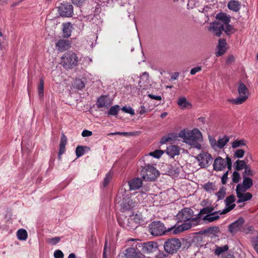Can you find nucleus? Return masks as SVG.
Listing matches in <instances>:
<instances>
[{
	"mask_svg": "<svg viewBox=\"0 0 258 258\" xmlns=\"http://www.w3.org/2000/svg\"><path fill=\"white\" fill-rule=\"evenodd\" d=\"M179 137L183 139L186 144L193 146L194 147L201 149L200 142L203 141V136L201 132L197 128H194L191 131H181L179 133Z\"/></svg>",
	"mask_w": 258,
	"mask_h": 258,
	"instance_id": "1",
	"label": "nucleus"
},
{
	"mask_svg": "<svg viewBox=\"0 0 258 258\" xmlns=\"http://www.w3.org/2000/svg\"><path fill=\"white\" fill-rule=\"evenodd\" d=\"M217 21L211 24L209 30H212L214 34L220 37L222 33L225 25L228 24L231 21V17L225 13H219L216 16Z\"/></svg>",
	"mask_w": 258,
	"mask_h": 258,
	"instance_id": "2",
	"label": "nucleus"
},
{
	"mask_svg": "<svg viewBox=\"0 0 258 258\" xmlns=\"http://www.w3.org/2000/svg\"><path fill=\"white\" fill-rule=\"evenodd\" d=\"M173 227L166 228L164 224L160 221H154L149 225L150 233L155 236L165 235L171 232L172 233Z\"/></svg>",
	"mask_w": 258,
	"mask_h": 258,
	"instance_id": "3",
	"label": "nucleus"
},
{
	"mask_svg": "<svg viewBox=\"0 0 258 258\" xmlns=\"http://www.w3.org/2000/svg\"><path fill=\"white\" fill-rule=\"evenodd\" d=\"M142 167L141 174L145 180L154 181L159 175V171L150 163L145 162V165Z\"/></svg>",
	"mask_w": 258,
	"mask_h": 258,
	"instance_id": "4",
	"label": "nucleus"
},
{
	"mask_svg": "<svg viewBox=\"0 0 258 258\" xmlns=\"http://www.w3.org/2000/svg\"><path fill=\"white\" fill-rule=\"evenodd\" d=\"M61 62L66 70L72 69L78 65V57L75 53L68 51L61 57Z\"/></svg>",
	"mask_w": 258,
	"mask_h": 258,
	"instance_id": "5",
	"label": "nucleus"
},
{
	"mask_svg": "<svg viewBox=\"0 0 258 258\" xmlns=\"http://www.w3.org/2000/svg\"><path fill=\"white\" fill-rule=\"evenodd\" d=\"M181 246V242L178 238H169L167 239L164 243L165 251L170 254L175 253Z\"/></svg>",
	"mask_w": 258,
	"mask_h": 258,
	"instance_id": "6",
	"label": "nucleus"
},
{
	"mask_svg": "<svg viewBox=\"0 0 258 258\" xmlns=\"http://www.w3.org/2000/svg\"><path fill=\"white\" fill-rule=\"evenodd\" d=\"M121 256L123 258H146L142 253L138 243L133 244L131 247L125 249L122 252Z\"/></svg>",
	"mask_w": 258,
	"mask_h": 258,
	"instance_id": "7",
	"label": "nucleus"
},
{
	"mask_svg": "<svg viewBox=\"0 0 258 258\" xmlns=\"http://www.w3.org/2000/svg\"><path fill=\"white\" fill-rule=\"evenodd\" d=\"M194 211L189 208H184L182 209L176 215L177 219L179 222H187L190 221L192 222L193 225L199 224L198 221H192L194 218Z\"/></svg>",
	"mask_w": 258,
	"mask_h": 258,
	"instance_id": "8",
	"label": "nucleus"
},
{
	"mask_svg": "<svg viewBox=\"0 0 258 258\" xmlns=\"http://www.w3.org/2000/svg\"><path fill=\"white\" fill-rule=\"evenodd\" d=\"M238 92L239 97L229 100V101L232 102L234 104H241L244 102L248 98V91L246 86L242 83L240 82L238 87Z\"/></svg>",
	"mask_w": 258,
	"mask_h": 258,
	"instance_id": "9",
	"label": "nucleus"
},
{
	"mask_svg": "<svg viewBox=\"0 0 258 258\" xmlns=\"http://www.w3.org/2000/svg\"><path fill=\"white\" fill-rule=\"evenodd\" d=\"M60 16L64 17H71L73 14V6L69 2H63L57 7Z\"/></svg>",
	"mask_w": 258,
	"mask_h": 258,
	"instance_id": "10",
	"label": "nucleus"
},
{
	"mask_svg": "<svg viewBox=\"0 0 258 258\" xmlns=\"http://www.w3.org/2000/svg\"><path fill=\"white\" fill-rule=\"evenodd\" d=\"M245 222L244 218L242 217H239L237 220L228 226L229 232L233 235L238 232H242L243 226Z\"/></svg>",
	"mask_w": 258,
	"mask_h": 258,
	"instance_id": "11",
	"label": "nucleus"
},
{
	"mask_svg": "<svg viewBox=\"0 0 258 258\" xmlns=\"http://www.w3.org/2000/svg\"><path fill=\"white\" fill-rule=\"evenodd\" d=\"M201 168L208 167L213 160L211 155L207 152H202L196 157Z\"/></svg>",
	"mask_w": 258,
	"mask_h": 258,
	"instance_id": "12",
	"label": "nucleus"
},
{
	"mask_svg": "<svg viewBox=\"0 0 258 258\" xmlns=\"http://www.w3.org/2000/svg\"><path fill=\"white\" fill-rule=\"evenodd\" d=\"M157 242L149 241L144 243H138V247L140 248L141 251L144 253H152L158 248Z\"/></svg>",
	"mask_w": 258,
	"mask_h": 258,
	"instance_id": "13",
	"label": "nucleus"
},
{
	"mask_svg": "<svg viewBox=\"0 0 258 258\" xmlns=\"http://www.w3.org/2000/svg\"><path fill=\"white\" fill-rule=\"evenodd\" d=\"M246 190L236 188V196L238 198L237 203H241L251 200L252 195L249 192H245Z\"/></svg>",
	"mask_w": 258,
	"mask_h": 258,
	"instance_id": "14",
	"label": "nucleus"
},
{
	"mask_svg": "<svg viewBox=\"0 0 258 258\" xmlns=\"http://www.w3.org/2000/svg\"><path fill=\"white\" fill-rule=\"evenodd\" d=\"M214 210V207H207L205 208H204L202 209H201L199 213L197 215V216L195 217L192 221H198V222L199 223L200 220L201 218V216L204 214H211V215H216L217 214H219L221 212L220 211L214 212H213V210Z\"/></svg>",
	"mask_w": 258,
	"mask_h": 258,
	"instance_id": "15",
	"label": "nucleus"
},
{
	"mask_svg": "<svg viewBox=\"0 0 258 258\" xmlns=\"http://www.w3.org/2000/svg\"><path fill=\"white\" fill-rule=\"evenodd\" d=\"M112 104V101L107 96L102 95L97 100L96 106L98 108L104 107L108 108Z\"/></svg>",
	"mask_w": 258,
	"mask_h": 258,
	"instance_id": "16",
	"label": "nucleus"
},
{
	"mask_svg": "<svg viewBox=\"0 0 258 258\" xmlns=\"http://www.w3.org/2000/svg\"><path fill=\"white\" fill-rule=\"evenodd\" d=\"M192 225H193V224L191 221L189 222H185L177 227L175 225L172 226L173 227V229L172 230V234L174 235L178 234L181 232L188 230L191 227Z\"/></svg>",
	"mask_w": 258,
	"mask_h": 258,
	"instance_id": "17",
	"label": "nucleus"
},
{
	"mask_svg": "<svg viewBox=\"0 0 258 258\" xmlns=\"http://www.w3.org/2000/svg\"><path fill=\"white\" fill-rule=\"evenodd\" d=\"M71 46V42L68 40L60 39L55 43L56 48L61 52L69 49Z\"/></svg>",
	"mask_w": 258,
	"mask_h": 258,
	"instance_id": "18",
	"label": "nucleus"
},
{
	"mask_svg": "<svg viewBox=\"0 0 258 258\" xmlns=\"http://www.w3.org/2000/svg\"><path fill=\"white\" fill-rule=\"evenodd\" d=\"M226 167V161L221 157H217L214 162L213 168L215 171H222Z\"/></svg>",
	"mask_w": 258,
	"mask_h": 258,
	"instance_id": "19",
	"label": "nucleus"
},
{
	"mask_svg": "<svg viewBox=\"0 0 258 258\" xmlns=\"http://www.w3.org/2000/svg\"><path fill=\"white\" fill-rule=\"evenodd\" d=\"M243 178L242 184H238L236 188L247 190L253 185L252 180L250 178L246 177L245 175L243 176Z\"/></svg>",
	"mask_w": 258,
	"mask_h": 258,
	"instance_id": "20",
	"label": "nucleus"
},
{
	"mask_svg": "<svg viewBox=\"0 0 258 258\" xmlns=\"http://www.w3.org/2000/svg\"><path fill=\"white\" fill-rule=\"evenodd\" d=\"M130 190L139 189L143 185L142 180L140 178H135L128 181Z\"/></svg>",
	"mask_w": 258,
	"mask_h": 258,
	"instance_id": "21",
	"label": "nucleus"
},
{
	"mask_svg": "<svg viewBox=\"0 0 258 258\" xmlns=\"http://www.w3.org/2000/svg\"><path fill=\"white\" fill-rule=\"evenodd\" d=\"M67 143V138L63 133L61 134L60 138V141L59 144V149L58 153V158L60 160L62 154H63L66 151V145Z\"/></svg>",
	"mask_w": 258,
	"mask_h": 258,
	"instance_id": "22",
	"label": "nucleus"
},
{
	"mask_svg": "<svg viewBox=\"0 0 258 258\" xmlns=\"http://www.w3.org/2000/svg\"><path fill=\"white\" fill-rule=\"evenodd\" d=\"M227 43L225 39H220L217 46L218 51L216 53V56L218 57L222 55L226 51Z\"/></svg>",
	"mask_w": 258,
	"mask_h": 258,
	"instance_id": "23",
	"label": "nucleus"
},
{
	"mask_svg": "<svg viewBox=\"0 0 258 258\" xmlns=\"http://www.w3.org/2000/svg\"><path fill=\"white\" fill-rule=\"evenodd\" d=\"M120 206L123 211L131 210L134 206L132 200L130 198H123Z\"/></svg>",
	"mask_w": 258,
	"mask_h": 258,
	"instance_id": "24",
	"label": "nucleus"
},
{
	"mask_svg": "<svg viewBox=\"0 0 258 258\" xmlns=\"http://www.w3.org/2000/svg\"><path fill=\"white\" fill-rule=\"evenodd\" d=\"M179 137V134L170 133L167 136H164L160 140V144H164L168 142L175 141Z\"/></svg>",
	"mask_w": 258,
	"mask_h": 258,
	"instance_id": "25",
	"label": "nucleus"
},
{
	"mask_svg": "<svg viewBox=\"0 0 258 258\" xmlns=\"http://www.w3.org/2000/svg\"><path fill=\"white\" fill-rule=\"evenodd\" d=\"M63 36L64 38H68L71 35L72 31L73 29L72 24L70 23H66L62 24Z\"/></svg>",
	"mask_w": 258,
	"mask_h": 258,
	"instance_id": "26",
	"label": "nucleus"
},
{
	"mask_svg": "<svg viewBox=\"0 0 258 258\" xmlns=\"http://www.w3.org/2000/svg\"><path fill=\"white\" fill-rule=\"evenodd\" d=\"M163 153V151L160 150H156L154 152H150L148 155H145L144 158V161L148 162L151 156L159 159L162 155Z\"/></svg>",
	"mask_w": 258,
	"mask_h": 258,
	"instance_id": "27",
	"label": "nucleus"
},
{
	"mask_svg": "<svg viewBox=\"0 0 258 258\" xmlns=\"http://www.w3.org/2000/svg\"><path fill=\"white\" fill-rule=\"evenodd\" d=\"M166 153L171 157H173L179 154V148L175 145L169 146L167 148Z\"/></svg>",
	"mask_w": 258,
	"mask_h": 258,
	"instance_id": "28",
	"label": "nucleus"
},
{
	"mask_svg": "<svg viewBox=\"0 0 258 258\" xmlns=\"http://www.w3.org/2000/svg\"><path fill=\"white\" fill-rule=\"evenodd\" d=\"M177 103L178 106L182 109L191 107V103L187 101L186 98L184 97H181L179 98Z\"/></svg>",
	"mask_w": 258,
	"mask_h": 258,
	"instance_id": "29",
	"label": "nucleus"
},
{
	"mask_svg": "<svg viewBox=\"0 0 258 258\" xmlns=\"http://www.w3.org/2000/svg\"><path fill=\"white\" fill-rule=\"evenodd\" d=\"M228 8L234 12H238L240 9V4L238 1L232 0L229 2Z\"/></svg>",
	"mask_w": 258,
	"mask_h": 258,
	"instance_id": "30",
	"label": "nucleus"
},
{
	"mask_svg": "<svg viewBox=\"0 0 258 258\" xmlns=\"http://www.w3.org/2000/svg\"><path fill=\"white\" fill-rule=\"evenodd\" d=\"M230 138L227 136L219 138L217 141V148L222 149L229 141Z\"/></svg>",
	"mask_w": 258,
	"mask_h": 258,
	"instance_id": "31",
	"label": "nucleus"
},
{
	"mask_svg": "<svg viewBox=\"0 0 258 258\" xmlns=\"http://www.w3.org/2000/svg\"><path fill=\"white\" fill-rule=\"evenodd\" d=\"M203 188L208 192H212L217 189L215 183L211 182H208L202 185Z\"/></svg>",
	"mask_w": 258,
	"mask_h": 258,
	"instance_id": "32",
	"label": "nucleus"
},
{
	"mask_svg": "<svg viewBox=\"0 0 258 258\" xmlns=\"http://www.w3.org/2000/svg\"><path fill=\"white\" fill-rule=\"evenodd\" d=\"M220 231L219 228L218 226L210 227L206 229L200 231L201 234H214L218 233Z\"/></svg>",
	"mask_w": 258,
	"mask_h": 258,
	"instance_id": "33",
	"label": "nucleus"
},
{
	"mask_svg": "<svg viewBox=\"0 0 258 258\" xmlns=\"http://www.w3.org/2000/svg\"><path fill=\"white\" fill-rule=\"evenodd\" d=\"M17 235L18 239L20 240H25L28 237L27 232L24 229H21L18 230Z\"/></svg>",
	"mask_w": 258,
	"mask_h": 258,
	"instance_id": "34",
	"label": "nucleus"
},
{
	"mask_svg": "<svg viewBox=\"0 0 258 258\" xmlns=\"http://www.w3.org/2000/svg\"><path fill=\"white\" fill-rule=\"evenodd\" d=\"M246 166L244 160H238L234 163V166L236 170H241L244 169Z\"/></svg>",
	"mask_w": 258,
	"mask_h": 258,
	"instance_id": "35",
	"label": "nucleus"
},
{
	"mask_svg": "<svg viewBox=\"0 0 258 258\" xmlns=\"http://www.w3.org/2000/svg\"><path fill=\"white\" fill-rule=\"evenodd\" d=\"M236 30L233 26L230 25L229 23L224 26L223 31H224L227 35H231L234 34L236 32Z\"/></svg>",
	"mask_w": 258,
	"mask_h": 258,
	"instance_id": "36",
	"label": "nucleus"
},
{
	"mask_svg": "<svg viewBox=\"0 0 258 258\" xmlns=\"http://www.w3.org/2000/svg\"><path fill=\"white\" fill-rule=\"evenodd\" d=\"M120 109V107L118 105H114L110 108L107 114L108 115H116Z\"/></svg>",
	"mask_w": 258,
	"mask_h": 258,
	"instance_id": "37",
	"label": "nucleus"
},
{
	"mask_svg": "<svg viewBox=\"0 0 258 258\" xmlns=\"http://www.w3.org/2000/svg\"><path fill=\"white\" fill-rule=\"evenodd\" d=\"M245 140L244 139H241L240 140H235L232 143V148L233 149H235L240 147H242V146H245L246 143Z\"/></svg>",
	"mask_w": 258,
	"mask_h": 258,
	"instance_id": "38",
	"label": "nucleus"
},
{
	"mask_svg": "<svg viewBox=\"0 0 258 258\" xmlns=\"http://www.w3.org/2000/svg\"><path fill=\"white\" fill-rule=\"evenodd\" d=\"M208 214L205 216L202 219L204 221H207L208 222H212L219 219V215Z\"/></svg>",
	"mask_w": 258,
	"mask_h": 258,
	"instance_id": "39",
	"label": "nucleus"
},
{
	"mask_svg": "<svg viewBox=\"0 0 258 258\" xmlns=\"http://www.w3.org/2000/svg\"><path fill=\"white\" fill-rule=\"evenodd\" d=\"M44 81L43 78L40 79L39 84L38 87V92L39 96L41 98L43 96Z\"/></svg>",
	"mask_w": 258,
	"mask_h": 258,
	"instance_id": "40",
	"label": "nucleus"
},
{
	"mask_svg": "<svg viewBox=\"0 0 258 258\" xmlns=\"http://www.w3.org/2000/svg\"><path fill=\"white\" fill-rule=\"evenodd\" d=\"M225 195L226 188L223 186L221 187L218 192L216 194L218 201L223 199L225 196Z\"/></svg>",
	"mask_w": 258,
	"mask_h": 258,
	"instance_id": "41",
	"label": "nucleus"
},
{
	"mask_svg": "<svg viewBox=\"0 0 258 258\" xmlns=\"http://www.w3.org/2000/svg\"><path fill=\"white\" fill-rule=\"evenodd\" d=\"M112 178V174L110 172H109L106 174V176L103 182V185L104 187H106L108 185Z\"/></svg>",
	"mask_w": 258,
	"mask_h": 258,
	"instance_id": "42",
	"label": "nucleus"
},
{
	"mask_svg": "<svg viewBox=\"0 0 258 258\" xmlns=\"http://www.w3.org/2000/svg\"><path fill=\"white\" fill-rule=\"evenodd\" d=\"M182 170L181 167L174 168L172 167L169 170V173L173 176L177 177L179 175L181 170Z\"/></svg>",
	"mask_w": 258,
	"mask_h": 258,
	"instance_id": "43",
	"label": "nucleus"
},
{
	"mask_svg": "<svg viewBox=\"0 0 258 258\" xmlns=\"http://www.w3.org/2000/svg\"><path fill=\"white\" fill-rule=\"evenodd\" d=\"M228 248L229 247L227 245L221 247H218L215 250V253L217 255H219L222 253L228 250Z\"/></svg>",
	"mask_w": 258,
	"mask_h": 258,
	"instance_id": "44",
	"label": "nucleus"
},
{
	"mask_svg": "<svg viewBox=\"0 0 258 258\" xmlns=\"http://www.w3.org/2000/svg\"><path fill=\"white\" fill-rule=\"evenodd\" d=\"M85 153L84 147L78 146L76 149V154L77 157L83 156Z\"/></svg>",
	"mask_w": 258,
	"mask_h": 258,
	"instance_id": "45",
	"label": "nucleus"
},
{
	"mask_svg": "<svg viewBox=\"0 0 258 258\" xmlns=\"http://www.w3.org/2000/svg\"><path fill=\"white\" fill-rule=\"evenodd\" d=\"M245 153L244 150L243 149H237L234 153V157L237 158H241L243 157Z\"/></svg>",
	"mask_w": 258,
	"mask_h": 258,
	"instance_id": "46",
	"label": "nucleus"
},
{
	"mask_svg": "<svg viewBox=\"0 0 258 258\" xmlns=\"http://www.w3.org/2000/svg\"><path fill=\"white\" fill-rule=\"evenodd\" d=\"M235 201V196L233 195H231L226 198L225 200V205L226 206H228L229 205L234 203Z\"/></svg>",
	"mask_w": 258,
	"mask_h": 258,
	"instance_id": "47",
	"label": "nucleus"
},
{
	"mask_svg": "<svg viewBox=\"0 0 258 258\" xmlns=\"http://www.w3.org/2000/svg\"><path fill=\"white\" fill-rule=\"evenodd\" d=\"M240 179V174L236 171H234L233 172L232 176V181L234 183L239 182Z\"/></svg>",
	"mask_w": 258,
	"mask_h": 258,
	"instance_id": "48",
	"label": "nucleus"
},
{
	"mask_svg": "<svg viewBox=\"0 0 258 258\" xmlns=\"http://www.w3.org/2000/svg\"><path fill=\"white\" fill-rule=\"evenodd\" d=\"M75 85L76 87L81 90L85 87V83L81 79H77L75 80Z\"/></svg>",
	"mask_w": 258,
	"mask_h": 258,
	"instance_id": "49",
	"label": "nucleus"
},
{
	"mask_svg": "<svg viewBox=\"0 0 258 258\" xmlns=\"http://www.w3.org/2000/svg\"><path fill=\"white\" fill-rule=\"evenodd\" d=\"M235 206L236 205L235 204H231V205H230L228 206H227V207L226 208L224 209L222 211H221L220 213V215L225 214L228 213L229 212H230V211L233 210L235 208Z\"/></svg>",
	"mask_w": 258,
	"mask_h": 258,
	"instance_id": "50",
	"label": "nucleus"
},
{
	"mask_svg": "<svg viewBox=\"0 0 258 258\" xmlns=\"http://www.w3.org/2000/svg\"><path fill=\"white\" fill-rule=\"evenodd\" d=\"M60 240V238L59 237H55L51 238H49L47 240V242L52 245H55L57 243H58Z\"/></svg>",
	"mask_w": 258,
	"mask_h": 258,
	"instance_id": "51",
	"label": "nucleus"
},
{
	"mask_svg": "<svg viewBox=\"0 0 258 258\" xmlns=\"http://www.w3.org/2000/svg\"><path fill=\"white\" fill-rule=\"evenodd\" d=\"M121 110L125 113L130 114L131 115H134V110L130 106H124L121 108Z\"/></svg>",
	"mask_w": 258,
	"mask_h": 258,
	"instance_id": "52",
	"label": "nucleus"
},
{
	"mask_svg": "<svg viewBox=\"0 0 258 258\" xmlns=\"http://www.w3.org/2000/svg\"><path fill=\"white\" fill-rule=\"evenodd\" d=\"M251 242L252 246L258 254V237L253 238L251 240Z\"/></svg>",
	"mask_w": 258,
	"mask_h": 258,
	"instance_id": "53",
	"label": "nucleus"
},
{
	"mask_svg": "<svg viewBox=\"0 0 258 258\" xmlns=\"http://www.w3.org/2000/svg\"><path fill=\"white\" fill-rule=\"evenodd\" d=\"M209 142H210V144L211 147L214 149L217 148V141H216V140L214 138H213L211 137H209Z\"/></svg>",
	"mask_w": 258,
	"mask_h": 258,
	"instance_id": "54",
	"label": "nucleus"
},
{
	"mask_svg": "<svg viewBox=\"0 0 258 258\" xmlns=\"http://www.w3.org/2000/svg\"><path fill=\"white\" fill-rule=\"evenodd\" d=\"M54 256L55 258H63L64 255L60 250H56L54 252Z\"/></svg>",
	"mask_w": 258,
	"mask_h": 258,
	"instance_id": "55",
	"label": "nucleus"
},
{
	"mask_svg": "<svg viewBox=\"0 0 258 258\" xmlns=\"http://www.w3.org/2000/svg\"><path fill=\"white\" fill-rule=\"evenodd\" d=\"M226 166H227L228 171L231 170L232 169V161L231 158L228 156H227L226 158Z\"/></svg>",
	"mask_w": 258,
	"mask_h": 258,
	"instance_id": "56",
	"label": "nucleus"
},
{
	"mask_svg": "<svg viewBox=\"0 0 258 258\" xmlns=\"http://www.w3.org/2000/svg\"><path fill=\"white\" fill-rule=\"evenodd\" d=\"M243 175H247V176H253V174L252 171L251 170L250 168H249L247 166L245 167L244 168V172Z\"/></svg>",
	"mask_w": 258,
	"mask_h": 258,
	"instance_id": "57",
	"label": "nucleus"
},
{
	"mask_svg": "<svg viewBox=\"0 0 258 258\" xmlns=\"http://www.w3.org/2000/svg\"><path fill=\"white\" fill-rule=\"evenodd\" d=\"M228 171H227L221 177V182L223 184H225L227 183L228 179Z\"/></svg>",
	"mask_w": 258,
	"mask_h": 258,
	"instance_id": "58",
	"label": "nucleus"
},
{
	"mask_svg": "<svg viewBox=\"0 0 258 258\" xmlns=\"http://www.w3.org/2000/svg\"><path fill=\"white\" fill-rule=\"evenodd\" d=\"M202 70V68L201 67H197L192 68L190 72V74L191 75H195L197 72H199Z\"/></svg>",
	"mask_w": 258,
	"mask_h": 258,
	"instance_id": "59",
	"label": "nucleus"
},
{
	"mask_svg": "<svg viewBox=\"0 0 258 258\" xmlns=\"http://www.w3.org/2000/svg\"><path fill=\"white\" fill-rule=\"evenodd\" d=\"M92 135V132L90 131L85 130L82 133L83 137H90Z\"/></svg>",
	"mask_w": 258,
	"mask_h": 258,
	"instance_id": "60",
	"label": "nucleus"
},
{
	"mask_svg": "<svg viewBox=\"0 0 258 258\" xmlns=\"http://www.w3.org/2000/svg\"><path fill=\"white\" fill-rule=\"evenodd\" d=\"M148 96L152 99H154L156 100L160 101L162 99V98L160 96L155 95L151 94H149L148 95Z\"/></svg>",
	"mask_w": 258,
	"mask_h": 258,
	"instance_id": "61",
	"label": "nucleus"
},
{
	"mask_svg": "<svg viewBox=\"0 0 258 258\" xmlns=\"http://www.w3.org/2000/svg\"><path fill=\"white\" fill-rule=\"evenodd\" d=\"M168 253H164L163 251L160 252L157 255V258H167L168 256Z\"/></svg>",
	"mask_w": 258,
	"mask_h": 258,
	"instance_id": "62",
	"label": "nucleus"
},
{
	"mask_svg": "<svg viewBox=\"0 0 258 258\" xmlns=\"http://www.w3.org/2000/svg\"><path fill=\"white\" fill-rule=\"evenodd\" d=\"M73 3L77 6H81L84 2V0H72Z\"/></svg>",
	"mask_w": 258,
	"mask_h": 258,
	"instance_id": "63",
	"label": "nucleus"
},
{
	"mask_svg": "<svg viewBox=\"0 0 258 258\" xmlns=\"http://www.w3.org/2000/svg\"><path fill=\"white\" fill-rule=\"evenodd\" d=\"M107 241L105 242V244L104 247L103 253V258H107Z\"/></svg>",
	"mask_w": 258,
	"mask_h": 258,
	"instance_id": "64",
	"label": "nucleus"
}]
</instances>
